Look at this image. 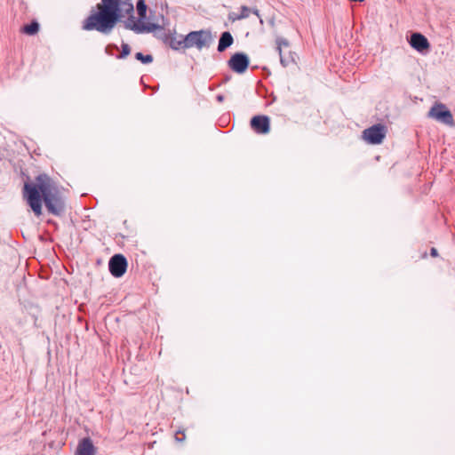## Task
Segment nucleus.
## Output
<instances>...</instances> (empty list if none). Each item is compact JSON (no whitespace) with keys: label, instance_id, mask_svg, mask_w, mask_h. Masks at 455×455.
<instances>
[{"label":"nucleus","instance_id":"nucleus-1","mask_svg":"<svg viewBox=\"0 0 455 455\" xmlns=\"http://www.w3.org/2000/svg\"><path fill=\"white\" fill-rule=\"evenodd\" d=\"M123 12L133 15V4L130 0H101L97 4L96 11L84 20L82 28L108 35L123 17Z\"/></svg>","mask_w":455,"mask_h":455},{"label":"nucleus","instance_id":"nucleus-2","mask_svg":"<svg viewBox=\"0 0 455 455\" xmlns=\"http://www.w3.org/2000/svg\"><path fill=\"white\" fill-rule=\"evenodd\" d=\"M37 184L27 182L24 184L23 196L36 216L42 214V202L50 187V180L46 175L36 178Z\"/></svg>","mask_w":455,"mask_h":455},{"label":"nucleus","instance_id":"nucleus-3","mask_svg":"<svg viewBox=\"0 0 455 455\" xmlns=\"http://www.w3.org/2000/svg\"><path fill=\"white\" fill-rule=\"evenodd\" d=\"M44 203L48 212L54 216H61L65 212V201L59 189L52 184L44 195Z\"/></svg>","mask_w":455,"mask_h":455},{"label":"nucleus","instance_id":"nucleus-4","mask_svg":"<svg viewBox=\"0 0 455 455\" xmlns=\"http://www.w3.org/2000/svg\"><path fill=\"white\" fill-rule=\"evenodd\" d=\"M213 36L209 29H200L189 32L184 37V43L187 49L196 48L201 51L204 48H209L213 43Z\"/></svg>","mask_w":455,"mask_h":455},{"label":"nucleus","instance_id":"nucleus-5","mask_svg":"<svg viewBox=\"0 0 455 455\" xmlns=\"http://www.w3.org/2000/svg\"><path fill=\"white\" fill-rule=\"evenodd\" d=\"M124 28L132 30L136 34L151 33L156 30H163V27L156 23H144L140 20L135 21V17L130 15L128 20L124 21Z\"/></svg>","mask_w":455,"mask_h":455},{"label":"nucleus","instance_id":"nucleus-6","mask_svg":"<svg viewBox=\"0 0 455 455\" xmlns=\"http://www.w3.org/2000/svg\"><path fill=\"white\" fill-rule=\"evenodd\" d=\"M387 128L383 124H374L363 132V139L370 144H380L386 137Z\"/></svg>","mask_w":455,"mask_h":455},{"label":"nucleus","instance_id":"nucleus-7","mask_svg":"<svg viewBox=\"0 0 455 455\" xmlns=\"http://www.w3.org/2000/svg\"><path fill=\"white\" fill-rule=\"evenodd\" d=\"M249 64V57L243 52L234 53L228 61L229 68L237 74L244 73L247 70Z\"/></svg>","mask_w":455,"mask_h":455},{"label":"nucleus","instance_id":"nucleus-8","mask_svg":"<svg viewBox=\"0 0 455 455\" xmlns=\"http://www.w3.org/2000/svg\"><path fill=\"white\" fill-rule=\"evenodd\" d=\"M127 259L123 254H115L108 261V269L115 277H121L127 269Z\"/></svg>","mask_w":455,"mask_h":455},{"label":"nucleus","instance_id":"nucleus-9","mask_svg":"<svg viewBox=\"0 0 455 455\" xmlns=\"http://www.w3.org/2000/svg\"><path fill=\"white\" fill-rule=\"evenodd\" d=\"M428 116L445 124H453V116L451 111L448 110L443 104H437L432 107L428 112Z\"/></svg>","mask_w":455,"mask_h":455},{"label":"nucleus","instance_id":"nucleus-10","mask_svg":"<svg viewBox=\"0 0 455 455\" xmlns=\"http://www.w3.org/2000/svg\"><path fill=\"white\" fill-rule=\"evenodd\" d=\"M251 128L259 134H267L270 131V119L267 116H255L251 119Z\"/></svg>","mask_w":455,"mask_h":455},{"label":"nucleus","instance_id":"nucleus-11","mask_svg":"<svg viewBox=\"0 0 455 455\" xmlns=\"http://www.w3.org/2000/svg\"><path fill=\"white\" fill-rule=\"evenodd\" d=\"M410 45L419 52H425L430 48L427 38L420 33L414 32L409 40Z\"/></svg>","mask_w":455,"mask_h":455},{"label":"nucleus","instance_id":"nucleus-12","mask_svg":"<svg viewBox=\"0 0 455 455\" xmlns=\"http://www.w3.org/2000/svg\"><path fill=\"white\" fill-rule=\"evenodd\" d=\"M184 37L182 35L177 36L176 34H164L162 39L164 42L168 44L172 50H185L187 47L185 46Z\"/></svg>","mask_w":455,"mask_h":455},{"label":"nucleus","instance_id":"nucleus-13","mask_svg":"<svg viewBox=\"0 0 455 455\" xmlns=\"http://www.w3.org/2000/svg\"><path fill=\"white\" fill-rule=\"evenodd\" d=\"M75 455H96V448L90 437L79 441Z\"/></svg>","mask_w":455,"mask_h":455},{"label":"nucleus","instance_id":"nucleus-14","mask_svg":"<svg viewBox=\"0 0 455 455\" xmlns=\"http://www.w3.org/2000/svg\"><path fill=\"white\" fill-rule=\"evenodd\" d=\"M234 43L233 36L229 31H224L221 33L219 44H218V52H225L228 47H230Z\"/></svg>","mask_w":455,"mask_h":455},{"label":"nucleus","instance_id":"nucleus-15","mask_svg":"<svg viewBox=\"0 0 455 455\" xmlns=\"http://www.w3.org/2000/svg\"><path fill=\"white\" fill-rule=\"evenodd\" d=\"M139 20L143 22L147 17V4L145 0H138L136 4Z\"/></svg>","mask_w":455,"mask_h":455},{"label":"nucleus","instance_id":"nucleus-16","mask_svg":"<svg viewBox=\"0 0 455 455\" xmlns=\"http://www.w3.org/2000/svg\"><path fill=\"white\" fill-rule=\"evenodd\" d=\"M39 30V23L36 20L31 21L30 23L25 25L22 28L23 33L33 36L36 35Z\"/></svg>","mask_w":455,"mask_h":455},{"label":"nucleus","instance_id":"nucleus-17","mask_svg":"<svg viewBox=\"0 0 455 455\" xmlns=\"http://www.w3.org/2000/svg\"><path fill=\"white\" fill-rule=\"evenodd\" d=\"M135 59L141 61L143 64H149L153 61V56L151 54H143L142 52H137Z\"/></svg>","mask_w":455,"mask_h":455},{"label":"nucleus","instance_id":"nucleus-18","mask_svg":"<svg viewBox=\"0 0 455 455\" xmlns=\"http://www.w3.org/2000/svg\"><path fill=\"white\" fill-rule=\"evenodd\" d=\"M122 51L119 55L116 56L117 59H125L131 53V47L126 43H122L121 45Z\"/></svg>","mask_w":455,"mask_h":455},{"label":"nucleus","instance_id":"nucleus-19","mask_svg":"<svg viewBox=\"0 0 455 455\" xmlns=\"http://www.w3.org/2000/svg\"><path fill=\"white\" fill-rule=\"evenodd\" d=\"M251 12V8L243 5L241 7L240 14L236 17V20H243V19L248 18Z\"/></svg>","mask_w":455,"mask_h":455},{"label":"nucleus","instance_id":"nucleus-20","mask_svg":"<svg viewBox=\"0 0 455 455\" xmlns=\"http://www.w3.org/2000/svg\"><path fill=\"white\" fill-rule=\"evenodd\" d=\"M276 45H277L276 46V50H277L278 53H281L282 47L283 46L288 47L289 46V42L285 38L278 37V38H276Z\"/></svg>","mask_w":455,"mask_h":455},{"label":"nucleus","instance_id":"nucleus-21","mask_svg":"<svg viewBox=\"0 0 455 455\" xmlns=\"http://www.w3.org/2000/svg\"><path fill=\"white\" fill-rule=\"evenodd\" d=\"M279 56H280V62L283 65V67H284V68L289 66L290 63L294 62V59L292 56L286 58L285 56H283V52H281V53H279Z\"/></svg>","mask_w":455,"mask_h":455},{"label":"nucleus","instance_id":"nucleus-22","mask_svg":"<svg viewBox=\"0 0 455 455\" xmlns=\"http://www.w3.org/2000/svg\"><path fill=\"white\" fill-rule=\"evenodd\" d=\"M113 50H118V47L117 45L116 44H108L106 46L105 48V52L108 54V55H113Z\"/></svg>","mask_w":455,"mask_h":455},{"label":"nucleus","instance_id":"nucleus-23","mask_svg":"<svg viewBox=\"0 0 455 455\" xmlns=\"http://www.w3.org/2000/svg\"><path fill=\"white\" fill-rule=\"evenodd\" d=\"M175 439L178 442H182L184 439V433L181 431H178L175 435Z\"/></svg>","mask_w":455,"mask_h":455},{"label":"nucleus","instance_id":"nucleus-24","mask_svg":"<svg viewBox=\"0 0 455 455\" xmlns=\"http://www.w3.org/2000/svg\"><path fill=\"white\" fill-rule=\"evenodd\" d=\"M430 254H431V256H433V257L437 256V250H436L435 248H434V247H433V248H431Z\"/></svg>","mask_w":455,"mask_h":455},{"label":"nucleus","instance_id":"nucleus-25","mask_svg":"<svg viewBox=\"0 0 455 455\" xmlns=\"http://www.w3.org/2000/svg\"><path fill=\"white\" fill-rule=\"evenodd\" d=\"M217 100L220 101V102H222L224 100V96L223 95H218L217 96Z\"/></svg>","mask_w":455,"mask_h":455},{"label":"nucleus","instance_id":"nucleus-26","mask_svg":"<svg viewBox=\"0 0 455 455\" xmlns=\"http://www.w3.org/2000/svg\"><path fill=\"white\" fill-rule=\"evenodd\" d=\"M253 12H254L256 15H258V16H259V11H258L257 9H255V10L253 11Z\"/></svg>","mask_w":455,"mask_h":455}]
</instances>
